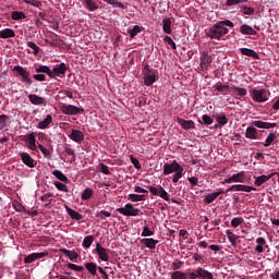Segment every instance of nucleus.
I'll use <instances>...</instances> for the list:
<instances>
[{"instance_id":"1","label":"nucleus","mask_w":279,"mask_h":279,"mask_svg":"<svg viewBox=\"0 0 279 279\" xmlns=\"http://www.w3.org/2000/svg\"><path fill=\"white\" fill-rule=\"evenodd\" d=\"M229 32L230 29H228V27L220 26L217 22L206 32V36L211 40H221V38H223V36H226V34Z\"/></svg>"},{"instance_id":"2","label":"nucleus","mask_w":279,"mask_h":279,"mask_svg":"<svg viewBox=\"0 0 279 279\" xmlns=\"http://www.w3.org/2000/svg\"><path fill=\"white\" fill-rule=\"evenodd\" d=\"M142 75L146 86H151L155 82H158V70L150 68L149 64L144 65Z\"/></svg>"},{"instance_id":"3","label":"nucleus","mask_w":279,"mask_h":279,"mask_svg":"<svg viewBox=\"0 0 279 279\" xmlns=\"http://www.w3.org/2000/svg\"><path fill=\"white\" fill-rule=\"evenodd\" d=\"M250 95L255 104H265L269 101V92L265 88H253L250 90Z\"/></svg>"},{"instance_id":"4","label":"nucleus","mask_w":279,"mask_h":279,"mask_svg":"<svg viewBox=\"0 0 279 279\" xmlns=\"http://www.w3.org/2000/svg\"><path fill=\"white\" fill-rule=\"evenodd\" d=\"M13 71L20 75L22 84L26 86V88H29L32 84H34V81H32V77H29L31 73L27 71V68H23L22 65H15L13 68Z\"/></svg>"},{"instance_id":"5","label":"nucleus","mask_w":279,"mask_h":279,"mask_svg":"<svg viewBox=\"0 0 279 279\" xmlns=\"http://www.w3.org/2000/svg\"><path fill=\"white\" fill-rule=\"evenodd\" d=\"M117 210L120 215H124V217H138L141 215V209L134 208L132 203H128L124 207H120Z\"/></svg>"},{"instance_id":"6","label":"nucleus","mask_w":279,"mask_h":279,"mask_svg":"<svg viewBox=\"0 0 279 279\" xmlns=\"http://www.w3.org/2000/svg\"><path fill=\"white\" fill-rule=\"evenodd\" d=\"M210 64H213V56L208 54V51H201L199 57V68L201 71H208L210 69Z\"/></svg>"},{"instance_id":"7","label":"nucleus","mask_w":279,"mask_h":279,"mask_svg":"<svg viewBox=\"0 0 279 279\" xmlns=\"http://www.w3.org/2000/svg\"><path fill=\"white\" fill-rule=\"evenodd\" d=\"M66 71H69V66H66V63H60L52 70H50V77L53 80L56 77H62L66 75Z\"/></svg>"},{"instance_id":"8","label":"nucleus","mask_w":279,"mask_h":279,"mask_svg":"<svg viewBox=\"0 0 279 279\" xmlns=\"http://www.w3.org/2000/svg\"><path fill=\"white\" fill-rule=\"evenodd\" d=\"M61 112H63V114H68L70 117H73L75 114H80V113L84 112V108L76 107V106H73V105H62L61 106Z\"/></svg>"},{"instance_id":"9","label":"nucleus","mask_w":279,"mask_h":279,"mask_svg":"<svg viewBox=\"0 0 279 279\" xmlns=\"http://www.w3.org/2000/svg\"><path fill=\"white\" fill-rule=\"evenodd\" d=\"M182 166L178 162V160H173L171 163L163 165V175H171V173H175Z\"/></svg>"},{"instance_id":"10","label":"nucleus","mask_w":279,"mask_h":279,"mask_svg":"<svg viewBox=\"0 0 279 279\" xmlns=\"http://www.w3.org/2000/svg\"><path fill=\"white\" fill-rule=\"evenodd\" d=\"M19 156L23 165H25L26 167H29V169H34V167L38 165V162L34 160V158H32V156L28 155V153H20Z\"/></svg>"},{"instance_id":"11","label":"nucleus","mask_w":279,"mask_h":279,"mask_svg":"<svg viewBox=\"0 0 279 279\" xmlns=\"http://www.w3.org/2000/svg\"><path fill=\"white\" fill-rule=\"evenodd\" d=\"M95 252L96 254H98V258H100V260H102L104 263H108L110 260V255H108V250L101 246L100 243H96Z\"/></svg>"},{"instance_id":"12","label":"nucleus","mask_w":279,"mask_h":279,"mask_svg":"<svg viewBox=\"0 0 279 279\" xmlns=\"http://www.w3.org/2000/svg\"><path fill=\"white\" fill-rule=\"evenodd\" d=\"M246 175H245V172L244 171H241L236 174H233L232 177L228 178V179H225L223 183L225 184H232V182H245L246 180Z\"/></svg>"},{"instance_id":"13","label":"nucleus","mask_w":279,"mask_h":279,"mask_svg":"<svg viewBox=\"0 0 279 279\" xmlns=\"http://www.w3.org/2000/svg\"><path fill=\"white\" fill-rule=\"evenodd\" d=\"M69 138H71V141H74V143H83L84 142V132L77 130V129H72L70 134H69Z\"/></svg>"},{"instance_id":"14","label":"nucleus","mask_w":279,"mask_h":279,"mask_svg":"<svg viewBox=\"0 0 279 279\" xmlns=\"http://www.w3.org/2000/svg\"><path fill=\"white\" fill-rule=\"evenodd\" d=\"M28 99L33 106H47V100L36 94L28 95Z\"/></svg>"},{"instance_id":"15","label":"nucleus","mask_w":279,"mask_h":279,"mask_svg":"<svg viewBox=\"0 0 279 279\" xmlns=\"http://www.w3.org/2000/svg\"><path fill=\"white\" fill-rule=\"evenodd\" d=\"M274 175H276V173H270V174H267V175L262 174L259 177H254L255 186H263V184L269 182V180H271Z\"/></svg>"},{"instance_id":"16","label":"nucleus","mask_w":279,"mask_h":279,"mask_svg":"<svg viewBox=\"0 0 279 279\" xmlns=\"http://www.w3.org/2000/svg\"><path fill=\"white\" fill-rule=\"evenodd\" d=\"M253 125L255 128H259L260 130H271L274 128H277V123H271V122H263L260 120L253 121Z\"/></svg>"},{"instance_id":"17","label":"nucleus","mask_w":279,"mask_h":279,"mask_svg":"<svg viewBox=\"0 0 279 279\" xmlns=\"http://www.w3.org/2000/svg\"><path fill=\"white\" fill-rule=\"evenodd\" d=\"M45 256H47V253H43V252L41 253H32L24 258V263L26 265H29V264L34 263V260L45 258Z\"/></svg>"},{"instance_id":"18","label":"nucleus","mask_w":279,"mask_h":279,"mask_svg":"<svg viewBox=\"0 0 279 279\" xmlns=\"http://www.w3.org/2000/svg\"><path fill=\"white\" fill-rule=\"evenodd\" d=\"M177 123L181 125L182 130H195V122H193V120L177 118Z\"/></svg>"},{"instance_id":"19","label":"nucleus","mask_w":279,"mask_h":279,"mask_svg":"<svg viewBox=\"0 0 279 279\" xmlns=\"http://www.w3.org/2000/svg\"><path fill=\"white\" fill-rule=\"evenodd\" d=\"M223 193H226V192L223 190L219 189L217 192H213V193L205 195L204 204H213V202H215V199H217V197H219V195H223Z\"/></svg>"},{"instance_id":"20","label":"nucleus","mask_w":279,"mask_h":279,"mask_svg":"<svg viewBox=\"0 0 279 279\" xmlns=\"http://www.w3.org/2000/svg\"><path fill=\"white\" fill-rule=\"evenodd\" d=\"M240 53H242V56L253 58V60H260V56H258V52L250 48H241Z\"/></svg>"},{"instance_id":"21","label":"nucleus","mask_w":279,"mask_h":279,"mask_svg":"<svg viewBox=\"0 0 279 279\" xmlns=\"http://www.w3.org/2000/svg\"><path fill=\"white\" fill-rule=\"evenodd\" d=\"M60 252H61V254H63V256H66L73 263H77V258H80V254H77V252H75V251H69L66 248H61Z\"/></svg>"},{"instance_id":"22","label":"nucleus","mask_w":279,"mask_h":279,"mask_svg":"<svg viewBox=\"0 0 279 279\" xmlns=\"http://www.w3.org/2000/svg\"><path fill=\"white\" fill-rule=\"evenodd\" d=\"M240 32L243 34V36H256V34H258L252 26L247 24H242L240 26Z\"/></svg>"},{"instance_id":"23","label":"nucleus","mask_w":279,"mask_h":279,"mask_svg":"<svg viewBox=\"0 0 279 279\" xmlns=\"http://www.w3.org/2000/svg\"><path fill=\"white\" fill-rule=\"evenodd\" d=\"M141 243L145 245V247H148V250H156V245H158V240H155L154 238H145L141 240Z\"/></svg>"},{"instance_id":"24","label":"nucleus","mask_w":279,"mask_h":279,"mask_svg":"<svg viewBox=\"0 0 279 279\" xmlns=\"http://www.w3.org/2000/svg\"><path fill=\"white\" fill-rule=\"evenodd\" d=\"M65 210L71 219H75L76 221H82L84 219V216H82V214L77 213L69 206H65Z\"/></svg>"},{"instance_id":"25","label":"nucleus","mask_w":279,"mask_h":279,"mask_svg":"<svg viewBox=\"0 0 279 279\" xmlns=\"http://www.w3.org/2000/svg\"><path fill=\"white\" fill-rule=\"evenodd\" d=\"M52 121H53V117H51V114H48L43 121L38 122L37 128L39 130H47V128L51 125Z\"/></svg>"},{"instance_id":"26","label":"nucleus","mask_w":279,"mask_h":279,"mask_svg":"<svg viewBox=\"0 0 279 279\" xmlns=\"http://www.w3.org/2000/svg\"><path fill=\"white\" fill-rule=\"evenodd\" d=\"M245 137L256 141V138H258V130L254 126H248L245 132Z\"/></svg>"},{"instance_id":"27","label":"nucleus","mask_w":279,"mask_h":279,"mask_svg":"<svg viewBox=\"0 0 279 279\" xmlns=\"http://www.w3.org/2000/svg\"><path fill=\"white\" fill-rule=\"evenodd\" d=\"M196 274L199 279H215V277H213V272L205 270L204 268H197Z\"/></svg>"},{"instance_id":"28","label":"nucleus","mask_w":279,"mask_h":279,"mask_svg":"<svg viewBox=\"0 0 279 279\" xmlns=\"http://www.w3.org/2000/svg\"><path fill=\"white\" fill-rule=\"evenodd\" d=\"M256 243L257 245L255 246V252L263 254V252H265V247L263 246L267 245V240H265V238H257Z\"/></svg>"},{"instance_id":"29","label":"nucleus","mask_w":279,"mask_h":279,"mask_svg":"<svg viewBox=\"0 0 279 279\" xmlns=\"http://www.w3.org/2000/svg\"><path fill=\"white\" fill-rule=\"evenodd\" d=\"M231 90L235 97H246L247 96V89L239 86L231 87Z\"/></svg>"},{"instance_id":"30","label":"nucleus","mask_w":279,"mask_h":279,"mask_svg":"<svg viewBox=\"0 0 279 279\" xmlns=\"http://www.w3.org/2000/svg\"><path fill=\"white\" fill-rule=\"evenodd\" d=\"M83 2L89 12H96V10H99V4L95 0H83Z\"/></svg>"},{"instance_id":"31","label":"nucleus","mask_w":279,"mask_h":279,"mask_svg":"<svg viewBox=\"0 0 279 279\" xmlns=\"http://www.w3.org/2000/svg\"><path fill=\"white\" fill-rule=\"evenodd\" d=\"M16 36V33H14V29L12 28H4L0 31V38L7 39V38H14Z\"/></svg>"},{"instance_id":"32","label":"nucleus","mask_w":279,"mask_h":279,"mask_svg":"<svg viewBox=\"0 0 279 279\" xmlns=\"http://www.w3.org/2000/svg\"><path fill=\"white\" fill-rule=\"evenodd\" d=\"M126 32L130 35V38H136V36H138L141 32H143V27L135 25L133 26V28H128Z\"/></svg>"},{"instance_id":"33","label":"nucleus","mask_w":279,"mask_h":279,"mask_svg":"<svg viewBox=\"0 0 279 279\" xmlns=\"http://www.w3.org/2000/svg\"><path fill=\"white\" fill-rule=\"evenodd\" d=\"M171 17H166L162 20V29L165 34H171Z\"/></svg>"},{"instance_id":"34","label":"nucleus","mask_w":279,"mask_h":279,"mask_svg":"<svg viewBox=\"0 0 279 279\" xmlns=\"http://www.w3.org/2000/svg\"><path fill=\"white\" fill-rule=\"evenodd\" d=\"M52 175H54V178H57V180H60V182H64L65 184H69V178H66V175H64V173L60 170H54L52 172Z\"/></svg>"},{"instance_id":"35","label":"nucleus","mask_w":279,"mask_h":279,"mask_svg":"<svg viewBox=\"0 0 279 279\" xmlns=\"http://www.w3.org/2000/svg\"><path fill=\"white\" fill-rule=\"evenodd\" d=\"M36 73H45L46 75H48V77H51V68H49V65H39L35 69Z\"/></svg>"},{"instance_id":"36","label":"nucleus","mask_w":279,"mask_h":279,"mask_svg":"<svg viewBox=\"0 0 279 279\" xmlns=\"http://www.w3.org/2000/svg\"><path fill=\"white\" fill-rule=\"evenodd\" d=\"M278 138V136L276 135V133L274 132H270L268 134V136L266 137L265 140V143H264V147H269L272 145V143Z\"/></svg>"},{"instance_id":"37","label":"nucleus","mask_w":279,"mask_h":279,"mask_svg":"<svg viewBox=\"0 0 279 279\" xmlns=\"http://www.w3.org/2000/svg\"><path fill=\"white\" fill-rule=\"evenodd\" d=\"M85 269H87V271H89L92 276H97V264H95L94 262L86 263Z\"/></svg>"},{"instance_id":"38","label":"nucleus","mask_w":279,"mask_h":279,"mask_svg":"<svg viewBox=\"0 0 279 279\" xmlns=\"http://www.w3.org/2000/svg\"><path fill=\"white\" fill-rule=\"evenodd\" d=\"M184 175V167H181L179 170H177L172 177V182L174 184H178L180 182V179Z\"/></svg>"},{"instance_id":"39","label":"nucleus","mask_w":279,"mask_h":279,"mask_svg":"<svg viewBox=\"0 0 279 279\" xmlns=\"http://www.w3.org/2000/svg\"><path fill=\"white\" fill-rule=\"evenodd\" d=\"M12 21H23V19H26L25 13L23 11H13L11 13Z\"/></svg>"},{"instance_id":"40","label":"nucleus","mask_w":279,"mask_h":279,"mask_svg":"<svg viewBox=\"0 0 279 279\" xmlns=\"http://www.w3.org/2000/svg\"><path fill=\"white\" fill-rule=\"evenodd\" d=\"M216 121L219 128H223V125H228V117H226V114H217Z\"/></svg>"},{"instance_id":"41","label":"nucleus","mask_w":279,"mask_h":279,"mask_svg":"<svg viewBox=\"0 0 279 279\" xmlns=\"http://www.w3.org/2000/svg\"><path fill=\"white\" fill-rule=\"evenodd\" d=\"M90 197H93V189L87 187L82 192L81 198L83 199V202H86L90 199Z\"/></svg>"},{"instance_id":"42","label":"nucleus","mask_w":279,"mask_h":279,"mask_svg":"<svg viewBox=\"0 0 279 279\" xmlns=\"http://www.w3.org/2000/svg\"><path fill=\"white\" fill-rule=\"evenodd\" d=\"M227 234V239H229L231 245H236V239H239V236H236V234H234V232H232V230H227L226 231Z\"/></svg>"},{"instance_id":"43","label":"nucleus","mask_w":279,"mask_h":279,"mask_svg":"<svg viewBox=\"0 0 279 279\" xmlns=\"http://www.w3.org/2000/svg\"><path fill=\"white\" fill-rule=\"evenodd\" d=\"M37 147L41 151L44 158H47L48 160H51V150L47 149L41 144H38Z\"/></svg>"},{"instance_id":"44","label":"nucleus","mask_w":279,"mask_h":279,"mask_svg":"<svg viewBox=\"0 0 279 279\" xmlns=\"http://www.w3.org/2000/svg\"><path fill=\"white\" fill-rule=\"evenodd\" d=\"M216 90L218 93H222V95H227V93H230L232 90V87L230 85H215Z\"/></svg>"},{"instance_id":"45","label":"nucleus","mask_w":279,"mask_h":279,"mask_svg":"<svg viewBox=\"0 0 279 279\" xmlns=\"http://www.w3.org/2000/svg\"><path fill=\"white\" fill-rule=\"evenodd\" d=\"M146 195L143 194H130L129 199L131 202H145Z\"/></svg>"},{"instance_id":"46","label":"nucleus","mask_w":279,"mask_h":279,"mask_svg":"<svg viewBox=\"0 0 279 279\" xmlns=\"http://www.w3.org/2000/svg\"><path fill=\"white\" fill-rule=\"evenodd\" d=\"M161 199H165L166 202H169L170 195L169 193L165 190V187L159 185V192L157 194Z\"/></svg>"},{"instance_id":"47","label":"nucleus","mask_w":279,"mask_h":279,"mask_svg":"<svg viewBox=\"0 0 279 279\" xmlns=\"http://www.w3.org/2000/svg\"><path fill=\"white\" fill-rule=\"evenodd\" d=\"M93 241H95V236L93 235L85 236L82 244L83 247H86V248L90 247L93 245Z\"/></svg>"},{"instance_id":"48","label":"nucleus","mask_w":279,"mask_h":279,"mask_svg":"<svg viewBox=\"0 0 279 279\" xmlns=\"http://www.w3.org/2000/svg\"><path fill=\"white\" fill-rule=\"evenodd\" d=\"M171 267L173 271H178V269H182V267H184V262L177 258L172 262Z\"/></svg>"},{"instance_id":"49","label":"nucleus","mask_w":279,"mask_h":279,"mask_svg":"<svg viewBox=\"0 0 279 279\" xmlns=\"http://www.w3.org/2000/svg\"><path fill=\"white\" fill-rule=\"evenodd\" d=\"M244 222H245V220L243 219V217H234L231 220V226H232V228H239V226H241Z\"/></svg>"},{"instance_id":"50","label":"nucleus","mask_w":279,"mask_h":279,"mask_svg":"<svg viewBox=\"0 0 279 279\" xmlns=\"http://www.w3.org/2000/svg\"><path fill=\"white\" fill-rule=\"evenodd\" d=\"M26 45H27V47H29V49H33L34 56H38V53H40V47H38V45H36V43L27 41Z\"/></svg>"},{"instance_id":"51","label":"nucleus","mask_w":279,"mask_h":279,"mask_svg":"<svg viewBox=\"0 0 279 279\" xmlns=\"http://www.w3.org/2000/svg\"><path fill=\"white\" fill-rule=\"evenodd\" d=\"M172 279H187L189 277L186 276L185 272H182L180 270H175L174 272L171 274Z\"/></svg>"},{"instance_id":"52","label":"nucleus","mask_w":279,"mask_h":279,"mask_svg":"<svg viewBox=\"0 0 279 279\" xmlns=\"http://www.w3.org/2000/svg\"><path fill=\"white\" fill-rule=\"evenodd\" d=\"M54 186L56 189H58V191H62L63 193H69V187H66V184L62 183V182H54Z\"/></svg>"},{"instance_id":"53","label":"nucleus","mask_w":279,"mask_h":279,"mask_svg":"<svg viewBox=\"0 0 279 279\" xmlns=\"http://www.w3.org/2000/svg\"><path fill=\"white\" fill-rule=\"evenodd\" d=\"M8 116L1 114L0 116V130H5L8 128Z\"/></svg>"},{"instance_id":"54","label":"nucleus","mask_w":279,"mask_h":279,"mask_svg":"<svg viewBox=\"0 0 279 279\" xmlns=\"http://www.w3.org/2000/svg\"><path fill=\"white\" fill-rule=\"evenodd\" d=\"M255 10L252 7L244 5L242 7V13L246 14L247 16H252L254 14Z\"/></svg>"},{"instance_id":"55","label":"nucleus","mask_w":279,"mask_h":279,"mask_svg":"<svg viewBox=\"0 0 279 279\" xmlns=\"http://www.w3.org/2000/svg\"><path fill=\"white\" fill-rule=\"evenodd\" d=\"M218 24L220 27H234V23L230 20L219 21Z\"/></svg>"},{"instance_id":"56","label":"nucleus","mask_w":279,"mask_h":279,"mask_svg":"<svg viewBox=\"0 0 279 279\" xmlns=\"http://www.w3.org/2000/svg\"><path fill=\"white\" fill-rule=\"evenodd\" d=\"M25 141L28 145H32V144L36 143V134L35 133H29L28 135H26Z\"/></svg>"},{"instance_id":"57","label":"nucleus","mask_w":279,"mask_h":279,"mask_svg":"<svg viewBox=\"0 0 279 279\" xmlns=\"http://www.w3.org/2000/svg\"><path fill=\"white\" fill-rule=\"evenodd\" d=\"M165 43H167V45H169L172 49H178V46H175V41H173V39L170 36H166L163 38Z\"/></svg>"},{"instance_id":"58","label":"nucleus","mask_w":279,"mask_h":279,"mask_svg":"<svg viewBox=\"0 0 279 279\" xmlns=\"http://www.w3.org/2000/svg\"><path fill=\"white\" fill-rule=\"evenodd\" d=\"M202 121H203L204 125H213V122H214V120L208 114H204L202 117Z\"/></svg>"},{"instance_id":"59","label":"nucleus","mask_w":279,"mask_h":279,"mask_svg":"<svg viewBox=\"0 0 279 279\" xmlns=\"http://www.w3.org/2000/svg\"><path fill=\"white\" fill-rule=\"evenodd\" d=\"M68 267H69V269H72L73 271H77V272L84 271V267L83 266H78V265H75V264L69 263Z\"/></svg>"},{"instance_id":"60","label":"nucleus","mask_w":279,"mask_h":279,"mask_svg":"<svg viewBox=\"0 0 279 279\" xmlns=\"http://www.w3.org/2000/svg\"><path fill=\"white\" fill-rule=\"evenodd\" d=\"M33 80H35L36 82H46L47 76L45 74L38 73L33 75Z\"/></svg>"},{"instance_id":"61","label":"nucleus","mask_w":279,"mask_h":279,"mask_svg":"<svg viewBox=\"0 0 279 279\" xmlns=\"http://www.w3.org/2000/svg\"><path fill=\"white\" fill-rule=\"evenodd\" d=\"M96 217H99V219H106L108 217H111L110 211L100 210L98 214H96Z\"/></svg>"},{"instance_id":"62","label":"nucleus","mask_w":279,"mask_h":279,"mask_svg":"<svg viewBox=\"0 0 279 279\" xmlns=\"http://www.w3.org/2000/svg\"><path fill=\"white\" fill-rule=\"evenodd\" d=\"M130 160L135 169H141V162L136 159V157H134V155L130 156Z\"/></svg>"},{"instance_id":"63","label":"nucleus","mask_w":279,"mask_h":279,"mask_svg":"<svg viewBox=\"0 0 279 279\" xmlns=\"http://www.w3.org/2000/svg\"><path fill=\"white\" fill-rule=\"evenodd\" d=\"M100 171L105 175H110V168L105 163H100Z\"/></svg>"},{"instance_id":"64","label":"nucleus","mask_w":279,"mask_h":279,"mask_svg":"<svg viewBox=\"0 0 279 279\" xmlns=\"http://www.w3.org/2000/svg\"><path fill=\"white\" fill-rule=\"evenodd\" d=\"M142 236H154V231L149 230V227H144Z\"/></svg>"}]
</instances>
